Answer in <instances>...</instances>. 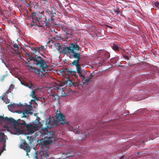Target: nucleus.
Returning <instances> with one entry per match:
<instances>
[{
  "label": "nucleus",
  "instance_id": "nucleus-18",
  "mask_svg": "<svg viewBox=\"0 0 159 159\" xmlns=\"http://www.w3.org/2000/svg\"><path fill=\"white\" fill-rule=\"evenodd\" d=\"M12 47L15 51V53L16 54L18 53V50L19 49V47L18 45L16 43H13L12 45Z\"/></svg>",
  "mask_w": 159,
  "mask_h": 159
},
{
  "label": "nucleus",
  "instance_id": "nucleus-13",
  "mask_svg": "<svg viewBox=\"0 0 159 159\" xmlns=\"http://www.w3.org/2000/svg\"><path fill=\"white\" fill-rule=\"evenodd\" d=\"M77 72L79 74V76L83 80L85 79V75L81 71V65H79L76 66Z\"/></svg>",
  "mask_w": 159,
  "mask_h": 159
},
{
  "label": "nucleus",
  "instance_id": "nucleus-16",
  "mask_svg": "<svg viewBox=\"0 0 159 159\" xmlns=\"http://www.w3.org/2000/svg\"><path fill=\"white\" fill-rule=\"evenodd\" d=\"M22 113L23 114H26L28 116L29 115H31L32 113L31 111V109L30 108L26 109L24 110Z\"/></svg>",
  "mask_w": 159,
  "mask_h": 159
},
{
  "label": "nucleus",
  "instance_id": "nucleus-23",
  "mask_svg": "<svg viewBox=\"0 0 159 159\" xmlns=\"http://www.w3.org/2000/svg\"><path fill=\"white\" fill-rule=\"evenodd\" d=\"M40 2L43 6H46L48 4V0H40Z\"/></svg>",
  "mask_w": 159,
  "mask_h": 159
},
{
  "label": "nucleus",
  "instance_id": "nucleus-1",
  "mask_svg": "<svg viewBox=\"0 0 159 159\" xmlns=\"http://www.w3.org/2000/svg\"><path fill=\"white\" fill-rule=\"evenodd\" d=\"M26 57H28L30 61H33V65H36L37 66L39 67H35V74L37 75H42L43 72L46 71V69L48 68V66L46 61L41 57L38 56H35L32 54L26 53Z\"/></svg>",
  "mask_w": 159,
  "mask_h": 159
},
{
  "label": "nucleus",
  "instance_id": "nucleus-3",
  "mask_svg": "<svg viewBox=\"0 0 159 159\" xmlns=\"http://www.w3.org/2000/svg\"><path fill=\"white\" fill-rule=\"evenodd\" d=\"M67 54H69L71 58H73L75 59L70 63V65L73 66H77L79 65H81L79 64V61L80 58V52L74 51L72 50L71 51L68 52Z\"/></svg>",
  "mask_w": 159,
  "mask_h": 159
},
{
  "label": "nucleus",
  "instance_id": "nucleus-7",
  "mask_svg": "<svg viewBox=\"0 0 159 159\" xmlns=\"http://www.w3.org/2000/svg\"><path fill=\"white\" fill-rule=\"evenodd\" d=\"M80 46L76 44L72 43L70 44L69 47H65L62 49V52L63 53L67 54L68 52L71 51L72 50L74 51L75 50L79 51L80 50Z\"/></svg>",
  "mask_w": 159,
  "mask_h": 159
},
{
  "label": "nucleus",
  "instance_id": "nucleus-51",
  "mask_svg": "<svg viewBox=\"0 0 159 159\" xmlns=\"http://www.w3.org/2000/svg\"><path fill=\"white\" fill-rule=\"evenodd\" d=\"M36 100V99L35 98H34V99H32L31 100V101L32 102H35V100Z\"/></svg>",
  "mask_w": 159,
  "mask_h": 159
},
{
  "label": "nucleus",
  "instance_id": "nucleus-34",
  "mask_svg": "<svg viewBox=\"0 0 159 159\" xmlns=\"http://www.w3.org/2000/svg\"><path fill=\"white\" fill-rule=\"evenodd\" d=\"M113 11L114 12H115L117 14H119V9L118 8H116V9H114L113 10Z\"/></svg>",
  "mask_w": 159,
  "mask_h": 159
},
{
  "label": "nucleus",
  "instance_id": "nucleus-37",
  "mask_svg": "<svg viewBox=\"0 0 159 159\" xmlns=\"http://www.w3.org/2000/svg\"><path fill=\"white\" fill-rule=\"evenodd\" d=\"M73 129L74 130L73 132L75 133H77L78 131V128H75V129L73 128Z\"/></svg>",
  "mask_w": 159,
  "mask_h": 159
},
{
  "label": "nucleus",
  "instance_id": "nucleus-38",
  "mask_svg": "<svg viewBox=\"0 0 159 159\" xmlns=\"http://www.w3.org/2000/svg\"><path fill=\"white\" fill-rule=\"evenodd\" d=\"M8 96L7 95L4 96V93L3 94V95L2 96V100H4V98H7V97Z\"/></svg>",
  "mask_w": 159,
  "mask_h": 159
},
{
  "label": "nucleus",
  "instance_id": "nucleus-8",
  "mask_svg": "<svg viewBox=\"0 0 159 159\" xmlns=\"http://www.w3.org/2000/svg\"><path fill=\"white\" fill-rule=\"evenodd\" d=\"M26 127L28 132L30 134H32L41 127V125L36 126L33 124H28Z\"/></svg>",
  "mask_w": 159,
  "mask_h": 159
},
{
  "label": "nucleus",
  "instance_id": "nucleus-17",
  "mask_svg": "<svg viewBox=\"0 0 159 159\" xmlns=\"http://www.w3.org/2000/svg\"><path fill=\"white\" fill-rule=\"evenodd\" d=\"M64 84L66 85H69L70 87L73 86L74 85V83L72 82L69 80H66L65 81Z\"/></svg>",
  "mask_w": 159,
  "mask_h": 159
},
{
  "label": "nucleus",
  "instance_id": "nucleus-27",
  "mask_svg": "<svg viewBox=\"0 0 159 159\" xmlns=\"http://www.w3.org/2000/svg\"><path fill=\"white\" fill-rule=\"evenodd\" d=\"M61 30L65 32L69 31V29L68 28L64 27L63 26H61Z\"/></svg>",
  "mask_w": 159,
  "mask_h": 159
},
{
  "label": "nucleus",
  "instance_id": "nucleus-14",
  "mask_svg": "<svg viewBox=\"0 0 159 159\" xmlns=\"http://www.w3.org/2000/svg\"><path fill=\"white\" fill-rule=\"evenodd\" d=\"M21 106V105L20 103V104H16L15 103L11 104L8 105L7 107L9 109H12L14 108H17Z\"/></svg>",
  "mask_w": 159,
  "mask_h": 159
},
{
  "label": "nucleus",
  "instance_id": "nucleus-41",
  "mask_svg": "<svg viewBox=\"0 0 159 159\" xmlns=\"http://www.w3.org/2000/svg\"><path fill=\"white\" fill-rule=\"evenodd\" d=\"M39 48H41V51H42V50H45L44 49V47L43 46H41L40 47H39Z\"/></svg>",
  "mask_w": 159,
  "mask_h": 159
},
{
  "label": "nucleus",
  "instance_id": "nucleus-46",
  "mask_svg": "<svg viewBox=\"0 0 159 159\" xmlns=\"http://www.w3.org/2000/svg\"><path fill=\"white\" fill-rule=\"evenodd\" d=\"M54 99L56 100H58L59 99V96L58 95H57V98L56 97H54Z\"/></svg>",
  "mask_w": 159,
  "mask_h": 159
},
{
  "label": "nucleus",
  "instance_id": "nucleus-43",
  "mask_svg": "<svg viewBox=\"0 0 159 159\" xmlns=\"http://www.w3.org/2000/svg\"><path fill=\"white\" fill-rule=\"evenodd\" d=\"M123 56L125 58L126 60H129V57L128 56H127L125 55H123Z\"/></svg>",
  "mask_w": 159,
  "mask_h": 159
},
{
  "label": "nucleus",
  "instance_id": "nucleus-28",
  "mask_svg": "<svg viewBox=\"0 0 159 159\" xmlns=\"http://www.w3.org/2000/svg\"><path fill=\"white\" fill-rule=\"evenodd\" d=\"M110 57V54L109 52H106L104 55V57L105 58V59H108Z\"/></svg>",
  "mask_w": 159,
  "mask_h": 159
},
{
  "label": "nucleus",
  "instance_id": "nucleus-39",
  "mask_svg": "<svg viewBox=\"0 0 159 159\" xmlns=\"http://www.w3.org/2000/svg\"><path fill=\"white\" fill-rule=\"evenodd\" d=\"M73 87H76V86H81V84H78V83H74Z\"/></svg>",
  "mask_w": 159,
  "mask_h": 159
},
{
  "label": "nucleus",
  "instance_id": "nucleus-29",
  "mask_svg": "<svg viewBox=\"0 0 159 159\" xmlns=\"http://www.w3.org/2000/svg\"><path fill=\"white\" fill-rule=\"evenodd\" d=\"M155 7L157 9H159V1H156L154 3Z\"/></svg>",
  "mask_w": 159,
  "mask_h": 159
},
{
  "label": "nucleus",
  "instance_id": "nucleus-5",
  "mask_svg": "<svg viewBox=\"0 0 159 159\" xmlns=\"http://www.w3.org/2000/svg\"><path fill=\"white\" fill-rule=\"evenodd\" d=\"M56 15L55 12H53L51 11H47L46 16L44 22L45 25L46 26H48L49 25H52L53 22V17H54Z\"/></svg>",
  "mask_w": 159,
  "mask_h": 159
},
{
  "label": "nucleus",
  "instance_id": "nucleus-12",
  "mask_svg": "<svg viewBox=\"0 0 159 159\" xmlns=\"http://www.w3.org/2000/svg\"><path fill=\"white\" fill-rule=\"evenodd\" d=\"M20 148L23 149L26 152V156H28V152L30 151L31 148L30 146L25 142L24 143V144H21L20 145Z\"/></svg>",
  "mask_w": 159,
  "mask_h": 159
},
{
  "label": "nucleus",
  "instance_id": "nucleus-49",
  "mask_svg": "<svg viewBox=\"0 0 159 159\" xmlns=\"http://www.w3.org/2000/svg\"><path fill=\"white\" fill-rule=\"evenodd\" d=\"M26 63L29 65H31V64L30 63V61L28 60L27 62H26Z\"/></svg>",
  "mask_w": 159,
  "mask_h": 159
},
{
  "label": "nucleus",
  "instance_id": "nucleus-19",
  "mask_svg": "<svg viewBox=\"0 0 159 159\" xmlns=\"http://www.w3.org/2000/svg\"><path fill=\"white\" fill-rule=\"evenodd\" d=\"M34 54L36 53L37 52L39 53L41 51V48L39 47H36L35 48H31Z\"/></svg>",
  "mask_w": 159,
  "mask_h": 159
},
{
  "label": "nucleus",
  "instance_id": "nucleus-50",
  "mask_svg": "<svg viewBox=\"0 0 159 159\" xmlns=\"http://www.w3.org/2000/svg\"><path fill=\"white\" fill-rule=\"evenodd\" d=\"M89 77L92 78L93 77V75L92 74H90V75H89Z\"/></svg>",
  "mask_w": 159,
  "mask_h": 159
},
{
  "label": "nucleus",
  "instance_id": "nucleus-36",
  "mask_svg": "<svg viewBox=\"0 0 159 159\" xmlns=\"http://www.w3.org/2000/svg\"><path fill=\"white\" fill-rule=\"evenodd\" d=\"M28 66L29 67V68H30V69H33L34 70V72L35 73V70L34 68L35 67H34L32 66Z\"/></svg>",
  "mask_w": 159,
  "mask_h": 159
},
{
  "label": "nucleus",
  "instance_id": "nucleus-33",
  "mask_svg": "<svg viewBox=\"0 0 159 159\" xmlns=\"http://www.w3.org/2000/svg\"><path fill=\"white\" fill-rule=\"evenodd\" d=\"M11 89L9 88V89L7 90V91L5 93H4V96H7V95L9 93H11Z\"/></svg>",
  "mask_w": 159,
  "mask_h": 159
},
{
  "label": "nucleus",
  "instance_id": "nucleus-20",
  "mask_svg": "<svg viewBox=\"0 0 159 159\" xmlns=\"http://www.w3.org/2000/svg\"><path fill=\"white\" fill-rule=\"evenodd\" d=\"M33 123L36 126H39L41 125V127L43 126V124L41 123V122L37 118L33 122Z\"/></svg>",
  "mask_w": 159,
  "mask_h": 159
},
{
  "label": "nucleus",
  "instance_id": "nucleus-25",
  "mask_svg": "<svg viewBox=\"0 0 159 159\" xmlns=\"http://www.w3.org/2000/svg\"><path fill=\"white\" fill-rule=\"evenodd\" d=\"M30 96L32 98H35L37 100H38V98L36 97V95L35 94L34 91L32 90V91Z\"/></svg>",
  "mask_w": 159,
  "mask_h": 159
},
{
  "label": "nucleus",
  "instance_id": "nucleus-57",
  "mask_svg": "<svg viewBox=\"0 0 159 159\" xmlns=\"http://www.w3.org/2000/svg\"><path fill=\"white\" fill-rule=\"evenodd\" d=\"M8 102H6V103H8Z\"/></svg>",
  "mask_w": 159,
  "mask_h": 159
},
{
  "label": "nucleus",
  "instance_id": "nucleus-15",
  "mask_svg": "<svg viewBox=\"0 0 159 159\" xmlns=\"http://www.w3.org/2000/svg\"><path fill=\"white\" fill-rule=\"evenodd\" d=\"M45 124L46 125L45 128L47 129L48 128H51L53 126V124L50 121V119H47L45 121Z\"/></svg>",
  "mask_w": 159,
  "mask_h": 159
},
{
  "label": "nucleus",
  "instance_id": "nucleus-26",
  "mask_svg": "<svg viewBox=\"0 0 159 159\" xmlns=\"http://www.w3.org/2000/svg\"><path fill=\"white\" fill-rule=\"evenodd\" d=\"M6 140H5V142L3 144V148L1 150V151L0 152V156L1 155L2 152H3L4 150H6V148H5V147L6 146Z\"/></svg>",
  "mask_w": 159,
  "mask_h": 159
},
{
  "label": "nucleus",
  "instance_id": "nucleus-45",
  "mask_svg": "<svg viewBox=\"0 0 159 159\" xmlns=\"http://www.w3.org/2000/svg\"><path fill=\"white\" fill-rule=\"evenodd\" d=\"M57 44L59 45V46H57L58 47V50L59 51L60 49L61 48V46L59 43H57Z\"/></svg>",
  "mask_w": 159,
  "mask_h": 159
},
{
  "label": "nucleus",
  "instance_id": "nucleus-54",
  "mask_svg": "<svg viewBox=\"0 0 159 159\" xmlns=\"http://www.w3.org/2000/svg\"><path fill=\"white\" fill-rule=\"evenodd\" d=\"M61 113V112H60V111H58L57 113Z\"/></svg>",
  "mask_w": 159,
  "mask_h": 159
},
{
  "label": "nucleus",
  "instance_id": "nucleus-44",
  "mask_svg": "<svg viewBox=\"0 0 159 159\" xmlns=\"http://www.w3.org/2000/svg\"><path fill=\"white\" fill-rule=\"evenodd\" d=\"M77 72V71H75V73L73 74V76H74L75 77H78V75L76 73Z\"/></svg>",
  "mask_w": 159,
  "mask_h": 159
},
{
  "label": "nucleus",
  "instance_id": "nucleus-10",
  "mask_svg": "<svg viewBox=\"0 0 159 159\" xmlns=\"http://www.w3.org/2000/svg\"><path fill=\"white\" fill-rule=\"evenodd\" d=\"M32 21L33 23L39 22L42 18V16L39 13L33 12L32 14Z\"/></svg>",
  "mask_w": 159,
  "mask_h": 159
},
{
  "label": "nucleus",
  "instance_id": "nucleus-30",
  "mask_svg": "<svg viewBox=\"0 0 159 159\" xmlns=\"http://www.w3.org/2000/svg\"><path fill=\"white\" fill-rule=\"evenodd\" d=\"M47 144V142H44L42 143H41V147L43 148H44L45 147L47 148L46 145Z\"/></svg>",
  "mask_w": 159,
  "mask_h": 159
},
{
  "label": "nucleus",
  "instance_id": "nucleus-2",
  "mask_svg": "<svg viewBox=\"0 0 159 159\" xmlns=\"http://www.w3.org/2000/svg\"><path fill=\"white\" fill-rule=\"evenodd\" d=\"M41 133L42 135L45 136L48 139L49 144H52L53 142L55 140V135L54 132L52 131H48L46 128H42Z\"/></svg>",
  "mask_w": 159,
  "mask_h": 159
},
{
  "label": "nucleus",
  "instance_id": "nucleus-32",
  "mask_svg": "<svg viewBox=\"0 0 159 159\" xmlns=\"http://www.w3.org/2000/svg\"><path fill=\"white\" fill-rule=\"evenodd\" d=\"M66 35L67 36V37H65V38L66 39H68L70 37V36L71 35V34L69 33H68V32H66Z\"/></svg>",
  "mask_w": 159,
  "mask_h": 159
},
{
  "label": "nucleus",
  "instance_id": "nucleus-60",
  "mask_svg": "<svg viewBox=\"0 0 159 159\" xmlns=\"http://www.w3.org/2000/svg\"><path fill=\"white\" fill-rule=\"evenodd\" d=\"M59 89V88H58L57 89Z\"/></svg>",
  "mask_w": 159,
  "mask_h": 159
},
{
  "label": "nucleus",
  "instance_id": "nucleus-53",
  "mask_svg": "<svg viewBox=\"0 0 159 159\" xmlns=\"http://www.w3.org/2000/svg\"><path fill=\"white\" fill-rule=\"evenodd\" d=\"M54 25H55L56 26H57V24H55Z\"/></svg>",
  "mask_w": 159,
  "mask_h": 159
},
{
  "label": "nucleus",
  "instance_id": "nucleus-24",
  "mask_svg": "<svg viewBox=\"0 0 159 159\" xmlns=\"http://www.w3.org/2000/svg\"><path fill=\"white\" fill-rule=\"evenodd\" d=\"M34 84H32L31 82L26 84L25 86L28 87L30 88H31L32 87H34Z\"/></svg>",
  "mask_w": 159,
  "mask_h": 159
},
{
  "label": "nucleus",
  "instance_id": "nucleus-47",
  "mask_svg": "<svg viewBox=\"0 0 159 159\" xmlns=\"http://www.w3.org/2000/svg\"><path fill=\"white\" fill-rule=\"evenodd\" d=\"M52 32L53 33H54L56 34H57V31H55V30H54V29L53 30H52Z\"/></svg>",
  "mask_w": 159,
  "mask_h": 159
},
{
  "label": "nucleus",
  "instance_id": "nucleus-9",
  "mask_svg": "<svg viewBox=\"0 0 159 159\" xmlns=\"http://www.w3.org/2000/svg\"><path fill=\"white\" fill-rule=\"evenodd\" d=\"M62 74L63 75H67L69 76H73V74L75 73V71H72L70 68H64L62 69Z\"/></svg>",
  "mask_w": 159,
  "mask_h": 159
},
{
  "label": "nucleus",
  "instance_id": "nucleus-48",
  "mask_svg": "<svg viewBox=\"0 0 159 159\" xmlns=\"http://www.w3.org/2000/svg\"><path fill=\"white\" fill-rule=\"evenodd\" d=\"M2 116H0V123H1V121H2Z\"/></svg>",
  "mask_w": 159,
  "mask_h": 159
},
{
  "label": "nucleus",
  "instance_id": "nucleus-22",
  "mask_svg": "<svg viewBox=\"0 0 159 159\" xmlns=\"http://www.w3.org/2000/svg\"><path fill=\"white\" fill-rule=\"evenodd\" d=\"M6 136L3 133H0V140L4 141V142L5 141V139L6 137Z\"/></svg>",
  "mask_w": 159,
  "mask_h": 159
},
{
  "label": "nucleus",
  "instance_id": "nucleus-56",
  "mask_svg": "<svg viewBox=\"0 0 159 159\" xmlns=\"http://www.w3.org/2000/svg\"><path fill=\"white\" fill-rule=\"evenodd\" d=\"M59 37L61 38V37Z\"/></svg>",
  "mask_w": 159,
  "mask_h": 159
},
{
  "label": "nucleus",
  "instance_id": "nucleus-52",
  "mask_svg": "<svg viewBox=\"0 0 159 159\" xmlns=\"http://www.w3.org/2000/svg\"><path fill=\"white\" fill-rule=\"evenodd\" d=\"M23 115L22 116V117H27V116L26 115V114H23Z\"/></svg>",
  "mask_w": 159,
  "mask_h": 159
},
{
  "label": "nucleus",
  "instance_id": "nucleus-59",
  "mask_svg": "<svg viewBox=\"0 0 159 159\" xmlns=\"http://www.w3.org/2000/svg\"><path fill=\"white\" fill-rule=\"evenodd\" d=\"M43 26V25H41V26Z\"/></svg>",
  "mask_w": 159,
  "mask_h": 159
},
{
  "label": "nucleus",
  "instance_id": "nucleus-31",
  "mask_svg": "<svg viewBox=\"0 0 159 159\" xmlns=\"http://www.w3.org/2000/svg\"><path fill=\"white\" fill-rule=\"evenodd\" d=\"M91 78H85V80H83L84 81V83L85 82H87V83H89L91 81Z\"/></svg>",
  "mask_w": 159,
  "mask_h": 159
},
{
  "label": "nucleus",
  "instance_id": "nucleus-11",
  "mask_svg": "<svg viewBox=\"0 0 159 159\" xmlns=\"http://www.w3.org/2000/svg\"><path fill=\"white\" fill-rule=\"evenodd\" d=\"M2 121H6L8 124L13 125L16 126V123H17L16 120H14V119L11 117L8 118L7 117H4L2 116Z\"/></svg>",
  "mask_w": 159,
  "mask_h": 159
},
{
  "label": "nucleus",
  "instance_id": "nucleus-40",
  "mask_svg": "<svg viewBox=\"0 0 159 159\" xmlns=\"http://www.w3.org/2000/svg\"><path fill=\"white\" fill-rule=\"evenodd\" d=\"M59 37V36L58 35H57L55 36V37H53V39L58 40L59 39H58Z\"/></svg>",
  "mask_w": 159,
  "mask_h": 159
},
{
  "label": "nucleus",
  "instance_id": "nucleus-55",
  "mask_svg": "<svg viewBox=\"0 0 159 159\" xmlns=\"http://www.w3.org/2000/svg\"><path fill=\"white\" fill-rule=\"evenodd\" d=\"M53 8L55 10V11H56V10L54 8Z\"/></svg>",
  "mask_w": 159,
  "mask_h": 159
},
{
  "label": "nucleus",
  "instance_id": "nucleus-4",
  "mask_svg": "<svg viewBox=\"0 0 159 159\" xmlns=\"http://www.w3.org/2000/svg\"><path fill=\"white\" fill-rule=\"evenodd\" d=\"M16 121L17 123H16V126L14 127V129L17 133L20 134L24 131L27 124L23 120L18 119Z\"/></svg>",
  "mask_w": 159,
  "mask_h": 159
},
{
  "label": "nucleus",
  "instance_id": "nucleus-35",
  "mask_svg": "<svg viewBox=\"0 0 159 159\" xmlns=\"http://www.w3.org/2000/svg\"><path fill=\"white\" fill-rule=\"evenodd\" d=\"M35 23H33V24H31L30 25V26L31 28L34 29V27H36V25H37V24H35Z\"/></svg>",
  "mask_w": 159,
  "mask_h": 159
},
{
  "label": "nucleus",
  "instance_id": "nucleus-6",
  "mask_svg": "<svg viewBox=\"0 0 159 159\" xmlns=\"http://www.w3.org/2000/svg\"><path fill=\"white\" fill-rule=\"evenodd\" d=\"M57 112L58 111H57L56 113V118L53 120V122L54 123L57 125L60 124H66L65 116L61 113H58Z\"/></svg>",
  "mask_w": 159,
  "mask_h": 159
},
{
  "label": "nucleus",
  "instance_id": "nucleus-58",
  "mask_svg": "<svg viewBox=\"0 0 159 159\" xmlns=\"http://www.w3.org/2000/svg\"><path fill=\"white\" fill-rule=\"evenodd\" d=\"M139 152H138V154H139Z\"/></svg>",
  "mask_w": 159,
  "mask_h": 159
},
{
  "label": "nucleus",
  "instance_id": "nucleus-21",
  "mask_svg": "<svg viewBox=\"0 0 159 159\" xmlns=\"http://www.w3.org/2000/svg\"><path fill=\"white\" fill-rule=\"evenodd\" d=\"M112 48L115 51H118L120 48L118 46V45L114 43L112 46Z\"/></svg>",
  "mask_w": 159,
  "mask_h": 159
},
{
  "label": "nucleus",
  "instance_id": "nucleus-42",
  "mask_svg": "<svg viewBox=\"0 0 159 159\" xmlns=\"http://www.w3.org/2000/svg\"><path fill=\"white\" fill-rule=\"evenodd\" d=\"M51 96H52L54 98L55 97H56L57 98V95L56 94H53L52 95H51Z\"/></svg>",
  "mask_w": 159,
  "mask_h": 159
}]
</instances>
